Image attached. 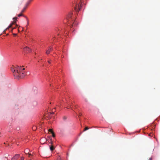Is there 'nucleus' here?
Listing matches in <instances>:
<instances>
[{
    "label": "nucleus",
    "instance_id": "21",
    "mask_svg": "<svg viewBox=\"0 0 160 160\" xmlns=\"http://www.w3.org/2000/svg\"><path fill=\"white\" fill-rule=\"evenodd\" d=\"M6 30L5 29V30L3 31V33H5V32H6Z\"/></svg>",
    "mask_w": 160,
    "mask_h": 160
},
{
    "label": "nucleus",
    "instance_id": "30",
    "mask_svg": "<svg viewBox=\"0 0 160 160\" xmlns=\"http://www.w3.org/2000/svg\"><path fill=\"white\" fill-rule=\"evenodd\" d=\"M29 0L31 2L32 0Z\"/></svg>",
    "mask_w": 160,
    "mask_h": 160
},
{
    "label": "nucleus",
    "instance_id": "4",
    "mask_svg": "<svg viewBox=\"0 0 160 160\" xmlns=\"http://www.w3.org/2000/svg\"><path fill=\"white\" fill-rule=\"evenodd\" d=\"M19 155L16 154L12 158L11 160H17L19 157Z\"/></svg>",
    "mask_w": 160,
    "mask_h": 160
},
{
    "label": "nucleus",
    "instance_id": "29",
    "mask_svg": "<svg viewBox=\"0 0 160 160\" xmlns=\"http://www.w3.org/2000/svg\"><path fill=\"white\" fill-rule=\"evenodd\" d=\"M16 26L17 27H18V25L17 24H16Z\"/></svg>",
    "mask_w": 160,
    "mask_h": 160
},
{
    "label": "nucleus",
    "instance_id": "16",
    "mask_svg": "<svg viewBox=\"0 0 160 160\" xmlns=\"http://www.w3.org/2000/svg\"><path fill=\"white\" fill-rule=\"evenodd\" d=\"M61 157H59V156H58L57 158V160H61Z\"/></svg>",
    "mask_w": 160,
    "mask_h": 160
},
{
    "label": "nucleus",
    "instance_id": "23",
    "mask_svg": "<svg viewBox=\"0 0 160 160\" xmlns=\"http://www.w3.org/2000/svg\"><path fill=\"white\" fill-rule=\"evenodd\" d=\"M13 35L14 36H16L17 35V34H13Z\"/></svg>",
    "mask_w": 160,
    "mask_h": 160
},
{
    "label": "nucleus",
    "instance_id": "15",
    "mask_svg": "<svg viewBox=\"0 0 160 160\" xmlns=\"http://www.w3.org/2000/svg\"><path fill=\"white\" fill-rule=\"evenodd\" d=\"M52 136L53 137H55V134H54V132H52Z\"/></svg>",
    "mask_w": 160,
    "mask_h": 160
},
{
    "label": "nucleus",
    "instance_id": "8",
    "mask_svg": "<svg viewBox=\"0 0 160 160\" xmlns=\"http://www.w3.org/2000/svg\"><path fill=\"white\" fill-rule=\"evenodd\" d=\"M31 2L29 1V0L27 1V2L26 3L25 6L27 8L29 4L30 3V2Z\"/></svg>",
    "mask_w": 160,
    "mask_h": 160
},
{
    "label": "nucleus",
    "instance_id": "24",
    "mask_svg": "<svg viewBox=\"0 0 160 160\" xmlns=\"http://www.w3.org/2000/svg\"><path fill=\"white\" fill-rule=\"evenodd\" d=\"M48 63L49 64H50L51 63V62L49 61H48Z\"/></svg>",
    "mask_w": 160,
    "mask_h": 160
},
{
    "label": "nucleus",
    "instance_id": "14",
    "mask_svg": "<svg viewBox=\"0 0 160 160\" xmlns=\"http://www.w3.org/2000/svg\"><path fill=\"white\" fill-rule=\"evenodd\" d=\"M48 131L49 132H50L51 133H52V132H53V131H52V129H49L48 130Z\"/></svg>",
    "mask_w": 160,
    "mask_h": 160
},
{
    "label": "nucleus",
    "instance_id": "1",
    "mask_svg": "<svg viewBox=\"0 0 160 160\" xmlns=\"http://www.w3.org/2000/svg\"><path fill=\"white\" fill-rule=\"evenodd\" d=\"M25 69V68H22L21 66H18L15 67L11 68V70L13 73L14 76L18 79L20 78H23L25 76V74L23 71Z\"/></svg>",
    "mask_w": 160,
    "mask_h": 160
},
{
    "label": "nucleus",
    "instance_id": "28",
    "mask_svg": "<svg viewBox=\"0 0 160 160\" xmlns=\"http://www.w3.org/2000/svg\"><path fill=\"white\" fill-rule=\"evenodd\" d=\"M64 119H66V117H64Z\"/></svg>",
    "mask_w": 160,
    "mask_h": 160
},
{
    "label": "nucleus",
    "instance_id": "5",
    "mask_svg": "<svg viewBox=\"0 0 160 160\" xmlns=\"http://www.w3.org/2000/svg\"><path fill=\"white\" fill-rule=\"evenodd\" d=\"M49 147L51 151H53L54 149L55 148V147L52 145H51Z\"/></svg>",
    "mask_w": 160,
    "mask_h": 160
},
{
    "label": "nucleus",
    "instance_id": "10",
    "mask_svg": "<svg viewBox=\"0 0 160 160\" xmlns=\"http://www.w3.org/2000/svg\"><path fill=\"white\" fill-rule=\"evenodd\" d=\"M27 8L26 7L24 6V8H23V9L21 11V13H23L24 12V11L26 10V9Z\"/></svg>",
    "mask_w": 160,
    "mask_h": 160
},
{
    "label": "nucleus",
    "instance_id": "7",
    "mask_svg": "<svg viewBox=\"0 0 160 160\" xmlns=\"http://www.w3.org/2000/svg\"><path fill=\"white\" fill-rule=\"evenodd\" d=\"M78 9H79V10L80 9V8H81V5H80V6H79V5H78ZM74 9L75 10H77L78 11V9H77V6H76L75 8H74Z\"/></svg>",
    "mask_w": 160,
    "mask_h": 160
},
{
    "label": "nucleus",
    "instance_id": "27",
    "mask_svg": "<svg viewBox=\"0 0 160 160\" xmlns=\"http://www.w3.org/2000/svg\"><path fill=\"white\" fill-rule=\"evenodd\" d=\"M58 103H59V104H61V102H58Z\"/></svg>",
    "mask_w": 160,
    "mask_h": 160
},
{
    "label": "nucleus",
    "instance_id": "11",
    "mask_svg": "<svg viewBox=\"0 0 160 160\" xmlns=\"http://www.w3.org/2000/svg\"><path fill=\"white\" fill-rule=\"evenodd\" d=\"M50 50L49 49H48L46 51V53L47 54H48L50 53Z\"/></svg>",
    "mask_w": 160,
    "mask_h": 160
},
{
    "label": "nucleus",
    "instance_id": "9",
    "mask_svg": "<svg viewBox=\"0 0 160 160\" xmlns=\"http://www.w3.org/2000/svg\"><path fill=\"white\" fill-rule=\"evenodd\" d=\"M45 140V138H42L40 139V142L41 143H42V144H44L45 142H44V141Z\"/></svg>",
    "mask_w": 160,
    "mask_h": 160
},
{
    "label": "nucleus",
    "instance_id": "3",
    "mask_svg": "<svg viewBox=\"0 0 160 160\" xmlns=\"http://www.w3.org/2000/svg\"><path fill=\"white\" fill-rule=\"evenodd\" d=\"M24 50L25 52L27 53H29L31 51V50L28 47H25L24 48Z\"/></svg>",
    "mask_w": 160,
    "mask_h": 160
},
{
    "label": "nucleus",
    "instance_id": "25",
    "mask_svg": "<svg viewBox=\"0 0 160 160\" xmlns=\"http://www.w3.org/2000/svg\"><path fill=\"white\" fill-rule=\"evenodd\" d=\"M152 158H149V160H152Z\"/></svg>",
    "mask_w": 160,
    "mask_h": 160
},
{
    "label": "nucleus",
    "instance_id": "32",
    "mask_svg": "<svg viewBox=\"0 0 160 160\" xmlns=\"http://www.w3.org/2000/svg\"><path fill=\"white\" fill-rule=\"evenodd\" d=\"M74 25V23H73V24L72 26H73Z\"/></svg>",
    "mask_w": 160,
    "mask_h": 160
},
{
    "label": "nucleus",
    "instance_id": "17",
    "mask_svg": "<svg viewBox=\"0 0 160 160\" xmlns=\"http://www.w3.org/2000/svg\"><path fill=\"white\" fill-rule=\"evenodd\" d=\"M28 154L29 157L30 158V156L32 155L31 154V153H29V152H28Z\"/></svg>",
    "mask_w": 160,
    "mask_h": 160
},
{
    "label": "nucleus",
    "instance_id": "2",
    "mask_svg": "<svg viewBox=\"0 0 160 160\" xmlns=\"http://www.w3.org/2000/svg\"><path fill=\"white\" fill-rule=\"evenodd\" d=\"M17 18H18L17 17H14V18H13V20H14V21L13 22H12L9 26L7 28H6L5 29V30H8L9 28H11L12 26V25H13L14 24H15V23L16 22V21H17Z\"/></svg>",
    "mask_w": 160,
    "mask_h": 160
},
{
    "label": "nucleus",
    "instance_id": "26",
    "mask_svg": "<svg viewBox=\"0 0 160 160\" xmlns=\"http://www.w3.org/2000/svg\"><path fill=\"white\" fill-rule=\"evenodd\" d=\"M12 28V30L14 29V28Z\"/></svg>",
    "mask_w": 160,
    "mask_h": 160
},
{
    "label": "nucleus",
    "instance_id": "19",
    "mask_svg": "<svg viewBox=\"0 0 160 160\" xmlns=\"http://www.w3.org/2000/svg\"><path fill=\"white\" fill-rule=\"evenodd\" d=\"M24 158L23 157H22L21 158V160H24Z\"/></svg>",
    "mask_w": 160,
    "mask_h": 160
},
{
    "label": "nucleus",
    "instance_id": "31",
    "mask_svg": "<svg viewBox=\"0 0 160 160\" xmlns=\"http://www.w3.org/2000/svg\"><path fill=\"white\" fill-rule=\"evenodd\" d=\"M25 17L26 18H27V17L26 16H25Z\"/></svg>",
    "mask_w": 160,
    "mask_h": 160
},
{
    "label": "nucleus",
    "instance_id": "22",
    "mask_svg": "<svg viewBox=\"0 0 160 160\" xmlns=\"http://www.w3.org/2000/svg\"><path fill=\"white\" fill-rule=\"evenodd\" d=\"M25 154H28V151L25 152Z\"/></svg>",
    "mask_w": 160,
    "mask_h": 160
},
{
    "label": "nucleus",
    "instance_id": "18",
    "mask_svg": "<svg viewBox=\"0 0 160 160\" xmlns=\"http://www.w3.org/2000/svg\"><path fill=\"white\" fill-rule=\"evenodd\" d=\"M82 115V114L81 113H80L79 114L78 116V117H80V116H81Z\"/></svg>",
    "mask_w": 160,
    "mask_h": 160
},
{
    "label": "nucleus",
    "instance_id": "13",
    "mask_svg": "<svg viewBox=\"0 0 160 160\" xmlns=\"http://www.w3.org/2000/svg\"><path fill=\"white\" fill-rule=\"evenodd\" d=\"M22 13L21 12V13L19 14L18 15V16L19 17L23 16V15L22 14Z\"/></svg>",
    "mask_w": 160,
    "mask_h": 160
},
{
    "label": "nucleus",
    "instance_id": "12",
    "mask_svg": "<svg viewBox=\"0 0 160 160\" xmlns=\"http://www.w3.org/2000/svg\"><path fill=\"white\" fill-rule=\"evenodd\" d=\"M89 129V128H88L86 127L85 128L84 130H83V131L84 132V131L88 130Z\"/></svg>",
    "mask_w": 160,
    "mask_h": 160
},
{
    "label": "nucleus",
    "instance_id": "6",
    "mask_svg": "<svg viewBox=\"0 0 160 160\" xmlns=\"http://www.w3.org/2000/svg\"><path fill=\"white\" fill-rule=\"evenodd\" d=\"M49 138L48 139V138H47L46 140L48 141V142H49V143H50L52 144H52L53 143V142L52 140V139L51 138H50V141L49 142Z\"/></svg>",
    "mask_w": 160,
    "mask_h": 160
},
{
    "label": "nucleus",
    "instance_id": "20",
    "mask_svg": "<svg viewBox=\"0 0 160 160\" xmlns=\"http://www.w3.org/2000/svg\"><path fill=\"white\" fill-rule=\"evenodd\" d=\"M52 47H50V48H49V49H49V50H50V51H52Z\"/></svg>",
    "mask_w": 160,
    "mask_h": 160
}]
</instances>
